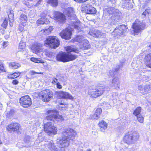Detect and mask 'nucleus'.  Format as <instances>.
Wrapping results in <instances>:
<instances>
[{"instance_id":"nucleus-1","label":"nucleus","mask_w":151,"mask_h":151,"mask_svg":"<svg viewBox=\"0 0 151 151\" xmlns=\"http://www.w3.org/2000/svg\"><path fill=\"white\" fill-rule=\"evenodd\" d=\"M62 139L60 140V143L61 147H68L70 140H73L77 134L76 132L70 128L64 129L62 132Z\"/></svg>"},{"instance_id":"nucleus-2","label":"nucleus","mask_w":151,"mask_h":151,"mask_svg":"<svg viewBox=\"0 0 151 151\" xmlns=\"http://www.w3.org/2000/svg\"><path fill=\"white\" fill-rule=\"evenodd\" d=\"M107 12L109 14H112L108 21V23L111 25L115 24L120 19L121 14L118 9H115L113 7H110L108 9Z\"/></svg>"},{"instance_id":"nucleus-3","label":"nucleus","mask_w":151,"mask_h":151,"mask_svg":"<svg viewBox=\"0 0 151 151\" xmlns=\"http://www.w3.org/2000/svg\"><path fill=\"white\" fill-rule=\"evenodd\" d=\"M139 134L135 131H131L127 133L124 136V141L127 144H131L136 142L139 138Z\"/></svg>"},{"instance_id":"nucleus-4","label":"nucleus","mask_w":151,"mask_h":151,"mask_svg":"<svg viewBox=\"0 0 151 151\" xmlns=\"http://www.w3.org/2000/svg\"><path fill=\"white\" fill-rule=\"evenodd\" d=\"M145 24L142 22L136 19L132 25V29L131 30L132 34L137 35L138 33L145 29Z\"/></svg>"},{"instance_id":"nucleus-5","label":"nucleus","mask_w":151,"mask_h":151,"mask_svg":"<svg viewBox=\"0 0 151 151\" xmlns=\"http://www.w3.org/2000/svg\"><path fill=\"white\" fill-rule=\"evenodd\" d=\"M110 89V88L107 86L105 87L100 86L95 89L89 91L88 94L92 98H96L102 95L105 91H109Z\"/></svg>"},{"instance_id":"nucleus-6","label":"nucleus","mask_w":151,"mask_h":151,"mask_svg":"<svg viewBox=\"0 0 151 151\" xmlns=\"http://www.w3.org/2000/svg\"><path fill=\"white\" fill-rule=\"evenodd\" d=\"M45 43L50 47L55 49L59 46L60 42L56 37L50 36L46 38Z\"/></svg>"},{"instance_id":"nucleus-7","label":"nucleus","mask_w":151,"mask_h":151,"mask_svg":"<svg viewBox=\"0 0 151 151\" xmlns=\"http://www.w3.org/2000/svg\"><path fill=\"white\" fill-rule=\"evenodd\" d=\"M127 28L124 25L117 26L112 32V35L114 37H119L125 35Z\"/></svg>"},{"instance_id":"nucleus-8","label":"nucleus","mask_w":151,"mask_h":151,"mask_svg":"<svg viewBox=\"0 0 151 151\" xmlns=\"http://www.w3.org/2000/svg\"><path fill=\"white\" fill-rule=\"evenodd\" d=\"M44 124V130L49 135L55 134L57 133V128L54 126L52 122H46Z\"/></svg>"},{"instance_id":"nucleus-9","label":"nucleus","mask_w":151,"mask_h":151,"mask_svg":"<svg viewBox=\"0 0 151 151\" xmlns=\"http://www.w3.org/2000/svg\"><path fill=\"white\" fill-rule=\"evenodd\" d=\"M53 93L49 90H45L40 92L39 98L45 102H48L53 96Z\"/></svg>"},{"instance_id":"nucleus-10","label":"nucleus","mask_w":151,"mask_h":151,"mask_svg":"<svg viewBox=\"0 0 151 151\" xmlns=\"http://www.w3.org/2000/svg\"><path fill=\"white\" fill-rule=\"evenodd\" d=\"M19 101L21 105L25 108L29 107L32 104L31 99L28 95L22 97L20 99Z\"/></svg>"},{"instance_id":"nucleus-11","label":"nucleus","mask_w":151,"mask_h":151,"mask_svg":"<svg viewBox=\"0 0 151 151\" xmlns=\"http://www.w3.org/2000/svg\"><path fill=\"white\" fill-rule=\"evenodd\" d=\"M47 113L49 115L46 116L44 120V122H47V121L52 122L54 120L53 119L55 118L56 114H58V112L56 110H49L47 111Z\"/></svg>"},{"instance_id":"nucleus-12","label":"nucleus","mask_w":151,"mask_h":151,"mask_svg":"<svg viewBox=\"0 0 151 151\" xmlns=\"http://www.w3.org/2000/svg\"><path fill=\"white\" fill-rule=\"evenodd\" d=\"M54 19L59 22L63 23L66 20L65 17L63 14L59 12H55L54 13Z\"/></svg>"},{"instance_id":"nucleus-13","label":"nucleus","mask_w":151,"mask_h":151,"mask_svg":"<svg viewBox=\"0 0 151 151\" xmlns=\"http://www.w3.org/2000/svg\"><path fill=\"white\" fill-rule=\"evenodd\" d=\"M82 8L84 9L83 10L84 12L88 14H95L96 12V10L95 8L92 7L89 4H86L83 6Z\"/></svg>"},{"instance_id":"nucleus-14","label":"nucleus","mask_w":151,"mask_h":151,"mask_svg":"<svg viewBox=\"0 0 151 151\" xmlns=\"http://www.w3.org/2000/svg\"><path fill=\"white\" fill-rule=\"evenodd\" d=\"M71 34V29L68 28L65 29L60 33L61 37L65 40H69L70 39Z\"/></svg>"},{"instance_id":"nucleus-15","label":"nucleus","mask_w":151,"mask_h":151,"mask_svg":"<svg viewBox=\"0 0 151 151\" xmlns=\"http://www.w3.org/2000/svg\"><path fill=\"white\" fill-rule=\"evenodd\" d=\"M138 89L141 93L145 94L151 90V86L149 84H140L138 86Z\"/></svg>"},{"instance_id":"nucleus-16","label":"nucleus","mask_w":151,"mask_h":151,"mask_svg":"<svg viewBox=\"0 0 151 151\" xmlns=\"http://www.w3.org/2000/svg\"><path fill=\"white\" fill-rule=\"evenodd\" d=\"M56 93L60 98L69 99H73V97L71 95L66 92L60 91L56 92Z\"/></svg>"},{"instance_id":"nucleus-17","label":"nucleus","mask_w":151,"mask_h":151,"mask_svg":"<svg viewBox=\"0 0 151 151\" xmlns=\"http://www.w3.org/2000/svg\"><path fill=\"white\" fill-rule=\"evenodd\" d=\"M67 53L65 52H61L57 55L56 58L58 60L67 62Z\"/></svg>"},{"instance_id":"nucleus-18","label":"nucleus","mask_w":151,"mask_h":151,"mask_svg":"<svg viewBox=\"0 0 151 151\" xmlns=\"http://www.w3.org/2000/svg\"><path fill=\"white\" fill-rule=\"evenodd\" d=\"M130 2V0H122L120 2V4L123 8L128 9L131 8L132 6V4Z\"/></svg>"},{"instance_id":"nucleus-19","label":"nucleus","mask_w":151,"mask_h":151,"mask_svg":"<svg viewBox=\"0 0 151 151\" xmlns=\"http://www.w3.org/2000/svg\"><path fill=\"white\" fill-rule=\"evenodd\" d=\"M120 82L119 79L117 78H115L113 79L111 84L110 85V87H114L115 89H117L119 88V84Z\"/></svg>"},{"instance_id":"nucleus-20","label":"nucleus","mask_w":151,"mask_h":151,"mask_svg":"<svg viewBox=\"0 0 151 151\" xmlns=\"http://www.w3.org/2000/svg\"><path fill=\"white\" fill-rule=\"evenodd\" d=\"M145 63L147 66L151 68V54L146 55L145 58Z\"/></svg>"},{"instance_id":"nucleus-21","label":"nucleus","mask_w":151,"mask_h":151,"mask_svg":"<svg viewBox=\"0 0 151 151\" xmlns=\"http://www.w3.org/2000/svg\"><path fill=\"white\" fill-rule=\"evenodd\" d=\"M91 35L93 37L97 38L100 37H101L102 33L101 32L98 30H95L93 32L91 31L89 32Z\"/></svg>"},{"instance_id":"nucleus-22","label":"nucleus","mask_w":151,"mask_h":151,"mask_svg":"<svg viewBox=\"0 0 151 151\" xmlns=\"http://www.w3.org/2000/svg\"><path fill=\"white\" fill-rule=\"evenodd\" d=\"M52 30V27L50 26L49 27H46L45 29L42 30L40 32V34L48 35L51 33Z\"/></svg>"},{"instance_id":"nucleus-23","label":"nucleus","mask_w":151,"mask_h":151,"mask_svg":"<svg viewBox=\"0 0 151 151\" xmlns=\"http://www.w3.org/2000/svg\"><path fill=\"white\" fill-rule=\"evenodd\" d=\"M65 50L68 53L71 52H74L76 53L78 52V51L73 46H68L65 47Z\"/></svg>"},{"instance_id":"nucleus-24","label":"nucleus","mask_w":151,"mask_h":151,"mask_svg":"<svg viewBox=\"0 0 151 151\" xmlns=\"http://www.w3.org/2000/svg\"><path fill=\"white\" fill-rule=\"evenodd\" d=\"M99 125L100 127L101 130L104 131L107 128V124L103 120H102L99 124Z\"/></svg>"},{"instance_id":"nucleus-25","label":"nucleus","mask_w":151,"mask_h":151,"mask_svg":"<svg viewBox=\"0 0 151 151\" xmlns=\"http://www.w3.org/2000/svg\"><path fill=\"white\" fill-rule=\"evenodd\" d=\"M47 147L49 149L52 150H55L56 148L54 145L53 142L52 141L48 142L46 144Z\"/></svg>"},{"instance_id":"nucleus-26","label":"nucleus","mask_w":151,"mask_h":151,"mask_svg":"<svg viewBox=\"0 0 151 151\" xmlns=\"http://www.w3.org/2000/svg\"><path fill=\"white\" fill-rule=\"evenodd\" d=\"M21 66V65L17 63L12 62L10 63L9 64V67L13 69H16Z\"/></svg>"},{"instance_id":"nucleus-27","label":"nucleus","mask_w":151,"mask_h":151,"mask_svg":"<svg viewBox=\"0 0 151 151\" xmlns=\"http://www.w3.org/2000/svg\"><path fill=\"white\" fill-rule=\"evenodd\" d=\"M67 58L66 59L67 62L73 60L77 58L76 55L70 53L67 54Z\"/></svg>"},{"instance_id":"nucleus-28","label":"nucleus","mask_w":151,"mask_h":151,"mask_svg":"<svg viewBox=\"0 0 151 151\" xmlns=\"http://www.w3.org/2000/svg\"><path fill=\"white\" fill-rule=\"evenodd\" d=\"M75 41L76 42H85L86 40L84 39V37L82 35L78 36L74 39Z\"/></svg>"},{"instance_id":"nucleus-29","label":"nucleus","mask_w":151,"mask_h":151,"mask_svg":"<svg viewBox=\"0 0 151 151\" xmlns=\"http://www.w3.org/2000/svg\"><path fill=\"white\" fill-rule=\"evenodd\" d=\"M73 12V9L72 8L68 7L65 9V12L68 16L72 15Z\"/></svg>"},{"instance_id":"nucleus-30","label":"nucleus","mask_w":151,"mask_h":151,"mask_svg":"<svg viewBox=\"0 0 151 151\" xmlns=\"http://www.w3.org/2000/svg\"><path fill=\"white\" fill-rule=\"evenodd\" d=\"M42 50L41 47L38 45L34 46L33 47V52L36 53L41 51Z\"/></svg>"},{"instance_id":"nucleus-31","label":"nucleus","mask_w":151,"mask_h":151,"mask_svg":"<svg viewBox=\"0 0 151 151\" xmlns=\"http://www.w3.org/2000/svg\"><path fill=\"white\" fill-rule=\"evenodd\" d=\"M47 2L53 7L56 6L58 4L57 0H48Z\"/></svg>"},{"instance_id":"nucleus-32","label":"nucleus","mask_w":151,"mask_h":151,"mask_svg":"<svg viewBox=\"0 0 151 151\" xmlns=\"http://www.w3.org/2000/svg\"><path fill=\"white\" fill-rule=\"evenodd\" d=\"M20 73L19 72H15L12 74L9 75L8 77L10 79L15 78L19 76Z\"/></svg>"},{"instance_id":"nucleus-33","label":"nucleus","mask_w":151,"mask_h":151,"mask_svg":"<svg viewBox=\"0 0 151 151\" xmlns=\"http://www.w3.org/2000/svg\"><path fill=\"white\" fill-rule=\"evenodd\" d=\"M46 20L45 17H41L37 20L36 22L37 24L38 25L40 24H43L46 23Z\"/></svg>"},{"instance_id":"nucleus-34","label":"nucleus","mask_w":151,"mask_h":151,"mask_svg":"<svg viewBox=\"0 0 151 151\" xmlns=\"http://www.w3.org/2000/svg\"><path fill=\"white\" fill-rule=\"evenodd\" d=\"M54 119L58 122H61L64 120V118L61 115L58 114H56Z\"/></svg>"},{"instance_id":"nucleus-35","label":"nucleus","mask_w":151,"mask_h":151,"mask_svg":"<svg viewBox=\"0 0 151 151\" xmlns=\"http://www.w3.org/2000/svg\"><path fill=\"white\" fill-rule=\"evenodd\" d=\"M141 108L140 107L137 108L134 111L133 114L135 116H137L139 115L141 112Z\"/></svg>"},{"instance_id":"nucleus-36","label":"nucleus","mask_w":151,"mask_h":151,"mask_svg":"<svg viewBox=\"0 0 151 151\" xmlns=\"http://www.w3.org/2000/svg\"><path fill=\"white\" fill-rule=\"evenodd\" d=\"M13 132L16 131L19 129V125L17 123H13Z\"/></svg>"},{"instance_id":"nucleus-37","label":"nucleus","mask_w":151,"mask_h":151,"mask_svg":"<svg viewBox=\"0 0 151 151\" xmlns=\"http://www.w3.org/2000/svg\"><path fill=\"white\" fill-rule=\"evenodd\" d=\"M20 20L22 22H25L27 21V18L24 14H22L20 17Z\"/></svg>"},{"instance_id":"nucleus-38","label":"nucleus","mask_w":151,"mask_h":151,"mask_svg":"<svg viewBox=\"0 0 151 151\" xmlns=\"http://www.w3.org/2000/svg\"><path fill=\"white\" fill-rule=\"evenodd\" d=\"M40 58L38 59L36 58L32 57L31 58L30 60L31 61L35 63H40L41 61V60H40Z\"/></svg>"},{"instance_id":"nucleus-39","label":"nucleus","mask_w":151,"mask_h":151,"mask_svg":"<svg viewBox=\"0 0 151 151\" xmlns=\"http://www.w3.org/2000/svg\"><path fill=\"white\" fill-rule=\"evenodd\" d=\"M13 127L12 123L9 125L7 128L8 131L9 132L13 131Z\"/></svg>"},{"instance_id":"nucleus-40","label":"nucleus","mask_w":151,"mask_h":151,"mask_svg":"<svg viewBox=\"0 0 151 151\" xmlns=\"http://www.w3.org/2000/svg\"><path fill=\"white\" fill-rule=\"evenodd\" d=\"M73 26L75 28L78 29V27H79L80 24V22L79 21H76V22H75V21H73Z\"/></svg>"},{"instance_id":"nucleus-41","label":"nucleus","mask_w":151,"mask_h":151,"mask_svg":"<svg viewBox=\"0 0 151 151\" xmlns=\"http://www.w3.org/2000/svg\"><path fill=\"white\" fill-rule=\"evenodd\" d=\"M99 117L100 116L98 115L95 113L93 114L91 116V119H98L99 118Z\"/></svg>"},{"instance_id":"nucleus-42","label":"nucleus","mask_w":151,"mask_h":151,"mask_svg":"<svg viewBox=\"0 0 151 151\" xmlns=\"http://www.w3.org/2000/svg\"><path fill=\"white\" fill-rule=\"evenodd\" d=\"M138 121L140 123H142L143 122L144 118L141 115H139L137 116Z\"/></svg>"},{"instance_id":"nucleus-43","label":"nucleus","mask_w":151,"mask_h":151,"mask_svg":"<svg viewBox=\"0 0 151 151\" xmlns=\"http://www.w3.org/2000/svg\"><path fill=\"white\" fill-rule=\"evenodd\" d=\"M101 112V109L100 108H98L96 110L95 113L97 114L98 115L100 116Z\"/></svg>"},{"instance_id":"nucleus-44","label":"nucleus","mask_w":151,"mask_h":151,"mask_svg":"<svg viewBox=\"0 0 151 151\" xmlns=\"http://www.w3.org/2000/svg\"><path fill=\"white\" fill-rule=\"evenodd\" d=\"M8 25V20L5 19L3 22V23L1 24V26L4 28H6Z\"/></svg>"},{"instance_id":"nucleus-45","label":"nucleus","mask_w":151,"mask_h":151,"mask_svg":"<svg viewBox=\"0 0 151 151\" xmlns=\"http://www.w3.org/2000/svg\"><path fill=\"white\" fill-rule=\"evenodd\" d=\"M149 11L151 10V9H146L145 11H144L143 13L142 14V15H144V17H145L147 14V13L148 14H151V12H149L148 11Z\"/></svg>"},{"instance_id":"nucleus-46","label":"nucleus","mask_w":151,"mask_h":151,"mask_svg":"<svg viewBox=\"0 0 151 151\" xmlns=\"http://www.w3.org/2000/svg\"><path fill=\"white\" fill-rule=\"evenodd\" d=\"M25 46V45L24 43L20 42L19 45V47L20 49H23L24 48Z\"/></svg>"},{"instance_id":"nucleus-47","label":"nucleus","mask_w":151,"mask_h":151,"mask_svg":"<svg viewBox=\"0 0 151 151\" xmlns=\"http://www.w3.org/2000/svg\"><path fill=\"white\" fill-rule=\"evenodd\" d=\"M24 25L22 24H21L19 26L18 29L20 31L22 32L24 29Z\"/></svg>"},{"instance_id":"nucleus-48","label":"nucleus","mask_w":151,"mask_h":151,"mask_svg":"<svg viewBox=\"0 0 151 151\" xmlns=\"http://www.w3.org/2000/svg\"><path fill=\"white\" fill-rule=\"evenodd\" d=\"M87 45H86V44H85L83 45V46L82 47V49L83 50H87L90 47V46L89 45H88L87 43Z\"/></svg>"},{"instance_id":"nucleus-49","label":"nucleus","mask_w":151,"mask_h":151,"mask_svg":"<svg viewBox=\"0 0 151 151\" xmlns=\"http://www.w3.org/2000/svg\"><path fill=\"white\" fill-rule=\"evenodd\" d=\"M29 74L32 75L35 74H42V73H37L33 70H32L29 72Z\"/></svg>"},{"instance_id":"nucleus-50","label":"nucleus","mask_w":151,"mask_h":151,"mask_svg":"<svg viewBox=\"0 0 151 151\" xmlns=\"http://www.w3.org/2000/svg\"><path fill=\"white\" fill-rule=\"evenodd\" d=\"M5 71V70L4 69V67L2 64H0V73L1 72Z\"/></svg>"},{"instance_id":"nucleus-51","label":"nucleus","mask_w":151,"mask_h":151,"mask_svg":"<svg viewBox=\"0 0 151 151\" xmlns=\"http://www.w3.org/2000/svg\"><path fill=\"white\" fill-rule=\"evenodd\" d=\"M57 87L59 89H61L62 88V86L60 85V84L58 82L56 84Z\"/></svg>"},{"instance_id":"nucleus-52","label":"nucleus","mask_w":151,"mask_h":151,"mask_svg":"<svg viewBox=\"0 0 151 151\" xmlns=\"http://www.w3.org/2000/svg\"><path fill=\"white\" fill-rule=\"evenodd\" d=\"M19 82L17 80H14L12 81V83L14 84H17Z\"/></svg>"},{"instance_id":"nucleus-53","label":"nucleus","mask_w":151,"mask_h":151,"mask_svg":"<svg viewBox=\"0 0 151 151\" xmlns=\"http://www.w3.org/2000/svg\"><path fill=\"white\" fill-rule=\"evenodd\" d=\"M52 83H56L58 81V80L55 78H53L52 79Z\"/></svg>"},{"instance_id":"nucleus-54","label":"nucleus","mask_w":151,"mask_h":151,"mask_svg":"<svg viewBox=\"0 0 151 151\" xmlns=\"http://www.w3.org/2000/svg\"><path fill=\"white\" fill-rule=\"evenodd\" d=\"M46 14H45L44 12H42L41 14V16L42 17H45L46 16Z\"/></svg>"},{"instance_id":"nucleus-55","label":"nucleus","mask_w":151,"mask_h":151,"mask_svg":"<svg viewBox=\"0 0 151 151\" xmlns=\"http://www.w3.org/2000/svg\"><path fill=\"white\" fill-rule=\"evenodd\" d=\"M8 45V43L6 42H4L3 43V46L6 47L7 46V45Z\"/></svg>"},{"instance_id":"nucleus-56","label":"nucleus","mask_w":151,"mask_h":151,"mask_svg":"<svg viewBox=\"0 0 151 151\" xmlns=\"http://www.w3.org/2000/svg\"><path fill=\"white\" fill-rule=\"evenodd\" d=\"M109 72L111 76H112L114 75V73L112 71L110 70L109 71Z\"/></svg>"},{"instance_id":"nucleus-57","label":"nucleus","mask_w":151,"mask_h":151,"mask_svg":"<svg viewBox=\"0 0 151 151\" xmlns=\"http://www.w3.org/2000/svg\"><path fill=\"white\" fill-rule=\"evenodd\" d=\"M151 0H142V1L145 2L146 3H148L150 2Z\"/></svg>"},{"instance_id":"nucleus-58","label":"nucleus","mask_w":151,"mask_h":151,"mask_svg":"<svg viewBox=\"0 0 151 151\" xmlns=\"http://www.w3.org/2000/svg\"><path fill=\"white\" fill-rule=\"evenodd\" d=\"M115 0H108V1H111L113 3L115 2Z\"/></svg>"},{"instance_id":"nucleus-59","label":"nucleus","mask_w":151,"mask_h":151,"mask_svg":"<svg viewBox=\"0 0 151 151\" xmlns=\"http://www.w3.org/2000/svg\"><path fill=\"white\" fill-rule=\"evenodd\" d=\"M26 138H28V139H29L30 138V137L29 136H27V137H25V139Z\"/></svg>"},{"instance_id":"nucleus-60","label":"nucleus","mask_w":151,"mask_h":151,"mask_svg":"<svg viewBox=\"0 0 151 151\" xmlns=\"http://www.w3.org/2000/svg\"><path fill=\"white\" fill-rule=\"evenodd\" d=\"M60 104L61 105H64V104L63 103H61Z\"/></svg>"},{"instance_id":"nucleus-61","label":"nucleus","mask_w":151,"mask_h":151,"mask_svg":"<svg viewBox=\"0 0 151 151\" xmlns=\"http://www.w3.org/2000/svg\"><path fill=\"white\" fill-rule=\"evenodd\" d=\"M148 11H149V12H151V10H150V11H149V10H148ZM150 14H151V13Z\"/></svg>"},{"instance_id":"nucleus-62","label":"nucleus","mask_w":151,"mask_h":151,"mask_svg":"<svg viewBox=\"0 0 151 151\" xmlns=\"http://www.w3.org/2000/svg\"><path fill=\"white\" fill-rule=\"evenodd\" d=\"M1 140H0V144H1Z\"/></svg>"},{"instance_id":"nucleus-63","label":"nucleus","mask_w":151,"mask_h":151,"mask_svg":"<svg viewBox=\"0 0 151 151\" xmlns=\"http://www.w3.org/2000/svg\"><path fill=\"white\" fill-rule=\"evenodd\" d=\"M149 46L151 48V44L149 45Z\"/></svg>"},{"instance_id":"nucleus-64","label":"nucleus","mask_w":151,"mask_h":151,"mask_svg":"<svg viewBox=\"0 0 151 151\" xmlns=\"http://www.w3.org/2000/svg\"><path fill=\"white\" fill-rule=\"evenodd\" d=\"M10 25H12V24H10Z\"/></svg>"}]
</instances>
